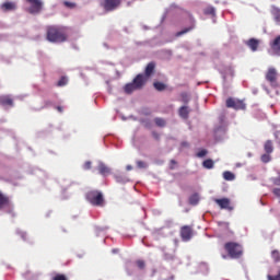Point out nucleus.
I'll use <instances>...</instances> for the list:
<instances>
[{
  "instance_id": "f257e3e1",
  "label": "nucleus",
  "mask_w": 280,
  "mask_h": 280,
  "mask_svg": "<svg viewBox=\"0 0 280 280\" xmlns=\"http://www.w3.org/2000/svg\"><path fill=\"white\" fill-rule=\"evenodd\" d=\"M67 26L50 25L46 28V38L49 43H66Z\"/></svg>"
},
{
  "instance_id": "f03ea898",
  "label": "nucleus",
  "mask_w": 280,
  "mask_h": 280,
  "mask_svg": "<svg viewBox=\"0 0 280 280\" xmlns=\"http://www.w3.org/2000/svg\"><path fill=\"white\" fill-rule=\"evenodd\" d=\"M224 250H226L229 257L232 259H240L242 257L244 249L236 242H228L224 244Z\"/></svg>"
},
{
  "instance_id": "7ed1b4c3",
  "label": "nucleus",
  "mask_w": 280,
  "mask_h": 280,
  "mask_svg": "<svg viewBox=\"0 0 280 280\" xmlns=\"http://www.w3.org/2000/svg\"><path fill=\"white\" fill-rule=\"evenodd\" d=\"M88 202H91L93 207H102L104 205V195L98 190H91L86 194Z\"/></svg>"
},
{
  "instance_id": "20e7f679",
  "label": "nucleus",
  "mask_w": 280,
  "mask_h": 280,
  "mask_svg": "<svg viewBox=\"0 0 280 280\" xmlns=\"http://www.w3.org/2000/svg\"><path fill=\"white\" fill-rule=\"evenodd\" d=\"M265 78L272 89H277V86H279V72H277L276 68H269L265 74Z\"/></svg>"
},
{
  "instance_id": "39448f33",
  "label": "nucleus",
  "mask_w": 280,
  "mask_h": 280,
  "mask_svg": "<svg viewBox=\"0 0 280 280\" xmlns=\"http://www.w3.org/2000/svg\"><path fill=\"white\" fill-rule=\"evenodd\" d=\"M226 108H233L234 110H246V103L244 100L229 97L225 101Z\"/></svg>"
},
{
  "instance_id": "423d86ee",
  "label": "nucleus",
  "mask_w": 280,
  "mask_h": 280,
  "mask_svg": "<svg viewBox=\"0 0 280 280\" xmlns=\"http://www.w3.org/2000/svg\"><path fill=\"white\" fill-rule=\"evenodd\" d=\"M31 7L28 8L30 14H40L43 12V1L40 0H25Z\"/></svg>"
},
{
  "instance_id": "0eeeda50",
  "label": "nucleus",
  "mask_w": 280,
  "mask_h": 280,
  "mask_svg": "<svg viewBox=\"0 0 280 280\" xmlns=\"http://www.w3.org/2000/svg\"><path fill=\"white\" fill-rule=\"evenodd\" d=\"M119 5H121V0H104L103 2V8L106 12H113Z\"/></svg>"
},
{
  "instance_id": "6e6552de",
  "label": "nucleus",
  "mask_w": 280,
  "mask_h": 280,
  "mask_svg": "<svg viewBox=\"0 0 280 280\" xmlns=\"http://www.w3.org/2000/svg\"><path fill=\"white\" fill-rule=\"evenodd\" d=\"M180 237L183 242H189L194 237V230L189 225H184L180 229Z\"/></svg>"
},
{
  "instance_id": "1a4fd4ad",
  "label": "nucleus",
  "mask_w": 280,
  "mask_h": 280,
  "mask_svg": "<svg viewBox=\"0 0 280 280\" xmlns=\"http://www.w3.org/2000/svg\"><path fill=\"white\" fill-rule=\"evenodd\" d=\"M148 82V77L145 74H138L133 80L132 83L136 85V89L141 90L143 86H145V83Z\"/></svg>"
},
{
  "instance_id": "9d476101",
  "label": "nucleus",
  "mask_w": 280,
  "mask_h": 280,
  "mask_svg": "<svg viewBox=\"0 0 280 280\" xmlns=\"http://www.w3.org/2000/svg\"><path fill=\"white\" fill-rule=\"evenodd\" d=\"M214 202L218 205V207H220V209L233 211V206H231V199L229 198L214 199Z\"/></svg>"
},
{
  "instance_id": "9b49d317",
  "label": "nucleus",
  "mask_w": 280,
  "mask_h": 280,
  "mask_svg": "<svg viewBox=\"0 0 280 280\" xmlns=\"http://www.w3.org/2000/svg\"><path fill=\"white\" fill-rule=\"evenodd\" d=\"M270 47L275 56H280V35L270 43Z\"/></svg>"
},
{
  "instance_id": "f8f14e48",
  "label": "nucleus",
  "mask_w": 280,
  "mask_h": 280,
  "mask_svg": "<svg viewBox=\"0 0 280 280\" xmlns=\"http://www.w3.org/2000/svg\"><path fill=\"white\" fill-rule=\"evenodd\" d=\"M0 104L1 106H8L12 108L14 106V100L10 95H2L0 96Z\"/></svg>"
},
{
  "instance_id": "ddd939ff",
  "label": "nucleus",
  "mask_w": 280,
  "mask_h": 280,
  "mask_svg": "<svg viewBox=\"0 0 280 280\" xmlns=\"http://www.w3.org/2000/svg\"><path fill=\"white\" fill-rule=\"evenodd\" d=\"M196 27L195 22L191 20L190 25L188 27H185L184 30L177 32L175 34L176 38H179V36H185V34H189L194 28Z\"/></svg>"
},
{
  "instance_id": "4468645a",
  "label": "nucleus",
  "mask_w": 280,
  "mask_h": 280,
  "mask_svg": "<svg viewBox=\"0 0 280 280\" xmlns=\"http://www.w3.org/2000/svg\"><path fill=\"white\" fill-rule=\"evenodd\" d=\"M247 47L252 49V51H257L259 48V40L255 38H250L249 40L246 42Z\"/></svg>"
},
{
  "instance_id": "2eb2a0df",
  "label": "nucleus",
  "mask_w": 280,
  "mask_h": 280,
  "mask_svg": "<svg viewBox=\"0 0 280 280\" xmlns=\"http://www.w3.org/2000/svg\"><path fill=\"white\" fill-rule=\"evenodd\" d=\"M3 12H12L14 10H16V3L15 2H4L1 5Z\"/></svg>"
},
{
  "instance_id": "dca6fc26",
  "label": "nucleus",
  "mask_w": 280,
  "mask_h": 280,
  "mask_svg": "<svg viewBox=\"0 0 280 280\" xmlns=\"http://www.w3.org/2000/svg\"><path fill=\"white\" fill-rule=\"evenodd\" d=\"M156 68V65L154 62L148 63L145 71H144V77H147V80L150 79V75L154 73V69Z\"/></svg>"
},
{
  "instance_id": "f3484780",
  "label": "nucleus",
  "mask_w": 280,
  "mask_h": 280,
  "mask_svg": "<svg viewBox=\"0 0 280 280\" xmlns=\"http://www.w3.org/2000/svg\"><path fill=\"white\" fill-rule=\"evenodd\" d=\"M264 150L267 154H272L275 152V144L272 140H267L264 144Z\"/></svg>"
},
{
  "instance_id": "a211bd4d",
  "label": "nucleus",
  "mask_w": 280,
  "mask_h": 280,
  "mask_svg": "<svg viewBox=\"0 0 280 280\" xmlns=\"http://www.w3.org/2000/svg\"><path fill=\"white\" fill-rule=\"evenodd\" d=\"M10 206V197L3 195V192L0 191V209H3V207Z\"/></svg>"
},
{
  "instance_id": "6ab92c4d",
  "label": "nucleus",
  "mask_w": 280,
  "mask_h": 280,
  "mask_svg": "<svg viewBox=\"0 0 280 280\" xmlns=\"http://www.w3.org/2000/svg\"><path fill=\"white\" fill-rule=\"evenodd\" d=\"M125 93L130 95V93H135V91H139L138 88L135 85L133 82L127 83L124 88Z\"/></svg>"
},
{
  "instance_id": "aec40b11",
  "label": "nucleus",
  "mask_w": 280,
  "mask_h": 280,
  "mask_svg": "<svg viewBox=\"0 0 280 280\" xmlns=\"http://www.w3.org/2000/svg\"><path fill=\"white\" fill-rule=\"evenodd\" d=\"M179 117H182V119H189V107L187 106H182L179 108Z\"/></svg>"
},
{
  "instance_id": "412c9836",
  "label": "nucleus",
  "mask_w": 280,
  "mask_h": 280,
  "mask_svg": "<svg viewBox=\"0 0 280 280\" xmlns=\"http://www.w3.org/2000/svg\"><path fill=\"white\" fill-rule=\"evenodd\" d=\"M98 172L102 176H108V174H110V168H108V166H106L105 164H100Z\"/></svg>"
},
{
  "instance_id": "4be33fe9",
  "label": "nucleus",
  "mask_w": 280,
  "mask_h": 280,
  "mask_svg": "<svg viewBox=\"0 0 280 280\" xmlns=\"http://www.w3.org/2000/svg\"><path fill=\"white\" fill-rule=\"evenodd\" d=\"M271 14L273 15L275 21H277V23H280V9L277 7H273Z\"/></svg>"
},
{
  "instance_id": "5701e85b",
  "label": "nucleus",
  "mask_w": 280,
  "mask_h": 280,
  "mask_svg": "<svg viewBox=\"0 0 280 280\" xmlns=\"http://www.w3.org/2000/svg\"><path fill=\"white\" fill-rule=\"evenodd\" d=\"M213 160L211 159H208L206 161L202 162V166L206 168V170H213Z\"/></svg>"
},
{
  "instance_id": "b1692460",
  "label": "nucleus",
  "mask_w": 280,
  "mask_h": 280,
  "mask_svg": "<svg viewBox=\"0 0 280 280\" xmlns=\"http://www.w3.org/2000/svg\"><path fill=\"white\" fill-rule=\"evenodd\" d=\"M153 86L156 91H165V89H167V85L163 82H154Z\"/></svg>"
},
{
  "instance_id": "393cba45",
  "label": "nucleus",
  "mask_w": 280,
  "mask_h": 280,
  "mask_svg": "<svg viewBox=\"0 0 280 280\" xmlns=\"http://www.w3.org/2000/svg\"><path fill=\"white\" fill-rule=\"evenodd\" d=\"M200 202V197H198V194H194L192 196L189 197V203L192 206L198 205Z\"/></svg>"
},
{
  "instance_id": "a878e982",
  "label": "nucleus",
  "mask_w": 280,
  "mask_h": 280,
  "mask_svg": "<svg viewBox=\"0 0 280 280\" xmlns=\"http://www.w3.org/2000/svg\"><path fill=\"white\" fill-rule=\"evenodd\" d=\"M223 178L224 180H235V174H233L232 172L225 171L223 173Z\"/></svg>"
},
{
  "instance_id": "bb28decb",
  "label": "nucleus",
  "mask_w": 280,
  "mask_h": 280,
  "mask_svg": "<svg viewBox=\"0 0 280 280\" xmlns=\"http://www.w3.org/2000/svg\"><path fill=\"white\" fill-rule=\"evenodd\" d=\"M271 257L276 264L280 262V253L278 249L271 252Z\"/></svg>"
},
{
  "instance_id": "cd10ccee",
  "label": "nucleus",
  "mask_w": 280,
  "mask_h": 280,
  "mask_svg": "<svg viewBox=\"0 0 280 280\" xmlns=\"http://www.w3.org/2000/svg\"><path fill=\"white\" fill-rule=\"evenodd\" d=\"M271 153H264L260 156V160L262 163H270V161H272V156H270Z\"/></svg>"
},
{
  "instance_id": "c85d7f7f",
  "label": "nucleus",
  "mask_w": 280,
  "mask_h": 280,
  "mask_svg": "<svg viewBox=\"0 0 280 280\" xmlns=\"http://www.w3.org/2000/svg\"><path fill=\"white\" fill-rule=\"evenodd\" d=\"M154 124H155L159 128H165V119H163V118H155V119H154Z\"/></svg>"
},
{
  "instance_id": "c756f323",
  "label": "nucleus",
  "mask_w": 280,
  "mask_h": 280,
  "mask_svg": "<svg viewBox=\"0 0 280 280\" xmlns=\"http://www.w3.org/2000/svg\"><path fill=\"white\" fill-rule=\"evenodd\" d=\"M69 79L67 77H61L60 80L57 82V86H67Z\"/></svg>"
},
{
  "instance_id": "7c9ffc66",
  "label": "nucleus",
  "mask_w": 280,
  "mask_h": 280,
  "mask_svg": "<svg viewBox=\"0 0 280 280\" xmlns=\"http://www.w3.org/2000/svg\"><path fill=\"white\" fill-rule=\"evenodd\" d=\"M205 14H210V16H215V9L213 7H208L205 10Z\"/></svg>"
},
{
  "instance_id": "2f4dec72",
  "label": "nucleus",
  "mask_w": 280,
  "mask_h": 280,
  "mask_svg": "<svg viewBox=\"0 0 280 280\" xmlns=\"http://www.w3.org/2000/svg\"><path fill=\"white\" fill-rule=\"evenodd\" d=\"M180 97H182V102H183L184 104H189V94H187L186 92H183V93L180 94Z\"/></svg>"
},
{
  "instance_id": "473e14b6",
  "label": "nucleus",
  "mask_w": 280,
  "mask_h": 280,
  "mask_svg": "<svg viewBox=\"0 0 280 280\" xmlns=\"http://www.w3.org/2000/svg\"><path fill=\"white\" fill-rule=\"evenodd\" d=\"M137 167H139V170H145V167H148V164L143 161H137Z\"/></svg>"
},
{
  "instance_id": "72a5a7b5",
  "label": "nucleus",
  "mask_w": 280,
  "mask_h": 280,
  "mask_svg": "<svg viewBox=\"0 0 280 280\" xmlns=\"http://www.w3.org/2000/svg\"><path fill=\"white\" fill-rule=\"evenodd\" d=\"M63 5L66 8H69V10H73V8H75V3L74 2H69V1H63Z\"/></svg>"
},
{
  "instance_id": "f704fd0d",
  "label": "nucleus",
  "mask_w": 280,
  "mask_h": 280,
  "mask_svg": "<svg viewBox=\"0 0 280 280\" xmlns=\"http://www.w3.org/2000/svg\"><path fill=\"white\" fill-rule=\"evenodd\" d=\"M52 280H68V279H67V276L61 275V273H57V275L52 278Z\"/></svg>"
},
{
  "instance_id": "c9c22d12",
  "label": "nucleus",
  "mask_w": 280,
  "mask_h": 280,
  "mask_svg": "<svg viewBox=\"0 0 280 280\" xmlns=\"http://www.w3.org/2000/svg\"><path fill=\"white\" fill-rule=\"evenodd\" d=\"M136 264L140 270H143L145 268V261L143 260H137Z\"/></svg>"
},
{
  "instance_id": "e433bc0d",
  "label": "nucleus",
  "mask_w": 280,
  "mask_h": 280,
  "mask_svg": "<svg viewBox=\"0 0 280 280\" xmlns=\"http://www.w3.org/2000/svg\"><path fill=\"white\" fill-rule=\"evenodd\" d=\"M197 156L199 159H202V156H207V150L202 149L197 153Z\"/></svg>"
},
{
  "instance_id": "4c0bfd02",
  "label": "nucleus",
  "mask_w": 280,
  "mask_h": 280,
  "mask_svg": "<svg viewBox=\"0 0 280 280\" xmlns=\"http://www.w3.org/2000/svg\"><path fill=\"white\" fill-rule=\"evenodd\" d=\"M268 280H280V269L278 270L277 276H268Z\"/></svg>"
},
{
  "instance_id": "58836bf2",
  "label": "nucleus",
  "mask_w": 280,
  "mask_h": 280,
  "mask_svg": "<svg viewBox=\"0 0 280 280\" xmlns=\"http://www.w3.org/2000/svg\"><path fill=\"white\" fill-rule=\"evenodd\" d=\"M152 137L153 139H155V141H159V139H161V136L156 131H152Z\"/></svg>"
},
{
  "instance_id": "ea45409f",
  "label": "nucleus",
  "mask_w": 280,
  "mask_h": 280,
  "mask_svg": "<svg viewBox=\"0 0 280 280\" xmlns=\"http://www.w3.org/2000/svg\"><path fill=\"white\" fill-rule=\"evenodd\" d=\"M83 170H91V161H86V162L83 164Z\"/></svg>"
},
{
  "instance_id": "a19ab883",
  "label": "nucleus",
  "mask_w": 280,
  "mask_h": 280,
  "mask_svg": "<svg viewBox=\"0 0 280 280\" xmlns=\"http://www.w3.org/2000/svg\"><path fill=\"white\" fill-rule=\"evenodd\" d=\"M272 194L280 198V188H273Z\"/></svg>"
},
{
  "instance_id": "79ce46f5",
  "label": "nucleus",
  "mask_w": 280,
  "mask_h": 280,
  "mask_svg": "<svg viewBox=\"0 0 280 280\" xmlns=\"http://www.w3.org/2000/svg\"><path fill=\"white\" fill-rule=\"evenodd\" d=\"M170 170H174L175 165L177 164L176 160H171Z\"/></svg>"
},
{
  "instance_id": "37998d69",
  "label": "nucleus",
  "mask_w": 280,
  "mask_h": 280,
  "mask_svg": "<svg viewBox=\"0 0 280 280\" xmlns=\"http://www.w3.org/2000/svg\"><path fill=\"white\" fill-rule=\"evenodd\" d=\"M219 224L220 226H223V229H229V222H221Z\"/></svg>"
},
{
  "instance_id": "c03bdc74",
  "label": "nucleus",
  "mask_w": 280,
  "mask_h": 280,
  "mask_svg": "<svg viewBox=\"0 0 280 280\" xmlns=\"http://www.w3.org/2000/svg\"><path fill=\"white\" fill-rule=\"evenodd\" d=\"M182 148H189V143L188 142H182Z\"/></svg>"
},
{
  "instance_id": "a18cd8bd",
  "label": "nucleus",
  "mask_w": 280,
  "mask_h": 280,
  "mask_svg": "<svg viewBox=\"0 0 280 280\" xmlns=\"http://www.w3.org/2000/svg\"><path fill=\"white\" fill-rule=\"evenodd\" d=\"M275 185H280V175H279V177H278V178H276V180H275Z\"/></svg>"
},
{
  "instance_id": "49530a36",
  "label": "nucleus",
  "mask_w": 280,
  "mask_h": 280,
  "mask_svg": "<svg viewBox=\"0 0 280 280\" xmlns=\"http://www.w3.org/2000/svg\"><path fill=\"white\" fill-rule=\"evenodd\" d=\"M126 170H127V172H130L132 170V165H127Z\"/></svg>"
},
{
  "instance_id": "de8ad7c7",
  "label": "nucleus",
  "mask_w": 280,
  "mask_h": 280,
  "mask_svg": "<svg viewBox=\"0 0 280 280\" xmlns=\"http://www.w3.org/2000/svg\"><path fill=\"white\" fill-rule=\"evenodd\" d=\"M57 110H58L59 113H62V107H61V106H58V107H57Z\"/></svg>"
},
{
  "instance_id": "09e8293b",
  "label": "nucleus",
  "mask_w": 280,
  "mask_h": 280,
  "mask_svg": "<svg viewBox=\"0 0 280 280\" xmlns=\"http://www.w3.org/2000/svg\"><path fill=\"white\" fill-rule=\"evenodd\" d=\"M23 240H25V234H22Z\"/></svg>"
},
{
  "instance_id": "8fccbe9b",
  "label": "nucleus",
  "mask_w": 280,
  "mask_h": 280,
  "mask_svg": "<svg viewBox=\"0 0 280 280\" xmlns=\"http://www.w3.org/2000/svg\"><path fill=\"white\" fill-rule=\"evenodd\" d=\"M223 259H226V255H223Z\"/></svg>"
}]
</instances>
